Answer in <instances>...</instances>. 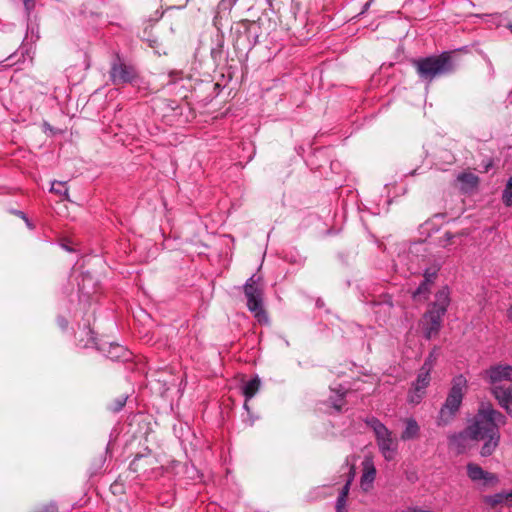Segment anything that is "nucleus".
Returning <instances> with one entry per match:
<instances>
[{
    "mask_svg": "<svg viewBox=\"0 0 512 512\" xmlns=\"http://www.w3.org/2000/svg\"><path fill=\"white\" fill-rule=\"evenodd\" d=\"M505 416L491 404L482 403L473 422L465 433L471 440L483 441L480 454L483 457L494 453L500 442L499 426L505 423Z\"/></svg>",
    "mask_w": 512,
    "mask_h": 512,
    "instance_id": "f257e3e1",
    "label": "nucleus"
},
{
    "mask_svg": "<svg viewBox=\"0 0 512 512\" xmlns=\"http://www.w3.org/2000/svg\"><path fill=\"white\" fill-rule=\"evenodd\" d=\"M449 289L443 287L435 295V301L430 309L424 314L422 327L427 339L436 336L442 325V318L450 303Z\"/></svg>",
    "mask_w": 512,
    "mask_h": 512,
    "instance_id": "f03ea898",
    "label": "nucleus"
},
{
    "mask_svg": "<svg viewBox=\"0 0 512 512\" xmlns=\"http://www.w3.org/2000/svg\"><path fill=\"white\" fill-rule=\"evenodd\" d=\"M467 388V380L463 375L453 378L452 387L440 409L437 423L439 426L448 424L458 412Z\"/></svg>",
    "mask_w": 512,
    "mask_h": 512,
    "instance_id": "7ed1b4c3",
    "label": "nucleus"
},
{
    "mask_svg": "<svg viewBox=\"0 0 512 512\" xmlns=\"http://www.w3.org/2000/svg\"><path fill=\"white\" fill-rule=\"evenodd\" d=\"M415 66L419 76L429 82L454 70L452 57L449 53L419 59L415 61Z\"/></svg>",
    "mask_w": 512,
    "mask_h": 512,
    "instance_id": "20e7f679",
    "label": "nucleus"
},
{
    "mask_svg": "<svg viewBox=\"0 0 512 512\" xmlns=\"http://www.w3.org/2000/svg\"><path fill=\"white\" fill-rule=\"evenodd\" d=\"M373 430L378 449L386 461L395 459L398 452V439L379 419L371 417L366 421Z\"/></svg>",
    "mask_w": 512,
    "mask_h": 512,
    "instance_id": "39448f33",
    "label": "nucleus"
},
{
    "mask_svg": "<svg viewBox=\"0 0 512 512\" xmlns=\"http://www.w3.org/2000/svg\"><path fill=\"white\" fill-rule=\"evenodd\" d=\"M260 281V276L252 275L244 286V293L249 311L260 324H268L269 318L263 307V288Z\"/></svg>",
    "mask_w": 512,
    "mask_h": 512,
    "instance_id": "423d86ee",
    "label": "nucleus"
},
{
    "mask_svg": "<svg viewBox=\"0 0 512 512\" xmlns=\"http://www.w3.org/2000/svg\"><path fill=\"white\" fill-rule=\"evenodd\" d=\"M487 376L492 385V393L496 396V388L503 392L512 391V367L509 365H497L487 370Z\"/></svg>",
    "mask_w": 512,
    "mask_h": 512,
    "instance_id": "0eeeda50",
    "label": "nucleus"
},
{
    "mask_svg": "<svg viewBox=\"0 0 512 512\" xmlns=\"http://www.w3.org/2000/svg\"><path fill=\"white\" fill-rule=\"evenodd\" d=\"M136 76V71L132 66L123 63L118 56L114 59L110 69V79L113 84L131 83Z\"/></svg>",
    "mask_w": 512,
    "mask_h": 512,
    "instance_id": "6e6552de",
    "label": "nucleus"
},
{
    "mask_svg": "<svg viewBox=\"0 0 512 512\" xmlns=\"http://www.w3.org/2000/svg\"><path fill=\"white\" fill-rule=\"evenodd\" d=\"M466 471L468 478L477 485L489 487L494 486L499 482L496 474L485 471L476 463L469 462L466 465Z\"/></svg>",
    "mask_w": 512,
    "mask_h": 512,
    "instance_id": "1a4fd4ad",
    "label": "nucleus"
},
{
    "mask_svg": "<svg viewBox=\"0 0 512 512\" xmlns=\"http://www.w3.org/2000/svg\"><path fill=\"white\" fill-rule=\"evenodd\" d=\"M363 466V474L361 476L360 485L364 491H369L376 477V469L373 463L369 461H365Z\"/></svg>",
    "mask_w": 512,
    "mask_h": 512,
    "instance_id": "9d476101",
    "label": "nucleus"
},
{
    "mask_svg": "<svg viewBox=\"0 0 512 512\" xmlns=\"http://www.w3.org/2000/svg\"><path fill=\"white\" fill-rule=\"evenodd\" d=\"M405 428L401 433V440L409 441L418 437L420 426L414 418H406L404 420Z\"/></svg>",
    "mask_w": 512,
    "mask_h": 512,
    "instance_id": "9b49d317",
    "label": "nucleus"
},
{
    "mask_svg": "<svg viewBox=\"0 0 512 512\" xmlns=\"http://www.w3.org/2000/svg\"><path fill=\"white\" fill-rule=\"evenodd\" d=\"M457 180L461 184V189L469 192L477 187L479 178L473 173H461L458 175Z\"/></svg>",
    "mask_w": 512,
    "mask_h": 512,
    "instance_id": "f8f14e48",
    "label": "nucleus"
},
{
    "mask_svg": "<svg viewBox=\"0 0 512 512\" xmlns=\"http://www.w3.org/2000/svg\"><path fill=\"white\" fill-rule=\"evenodd\" d=\"M260 385H261V381L258 377H255L244 384V386H243V394L245 396L244 408L247 411H248L247 402L258 392Z\"/></svg>",
    "mask_w": 512,
    "mask_h": 512,
    "instance_id": "ddd939ff",
    "label": "nucleus"
},
{
    "mask_svg": "<svg viewBox=\"0 0 512 512\" xmlns=\"http://www.w3.org/2000/svg\"><path fill=\"white\" fill-rule=\"evenodd\" d=\"M107 357L114 361L128 360L130 358V352L121 345L110 344Z\"/></svg>",
    "mask_w": 512,
    "mask_h": 512,
    "instance_id": "4468645a",
    "label": "nucleus"
},
{
    "mask_svg": "<svg viewBox=\"0 0 512 512\" xmlns=\"http://www.w3.org/2000/svg\"><path fill=\"white\" fill-rule=\"evenodd\" d=\"M500 388H496L495 398L498 400L499 405L512 417V391L503 392Z\"/></svg>",
    "mask_w": 512,
    "mask_h": 512,
    "instance_id": "2eb2a0df",
    "label": "nucleus"
},
{
    "mask_svg": "<svg viewBox=\"0 0 512 512\" xmlns=\"http://www.w3.org/2000/svg\"><path fill=\"white\" fill-rule=\"evenodd\" d=\"M483 502L490 508H496L499 505L507 504L506 491L495 493L492 495H485L482 498Z\"/></svg>",
    "mask_w": 512,
    "mask_h": 512,
    "instance_id": "dca6fc26",
    "label": "nucleus"
},
{
    "mask_svg": "<svg viewBox=\"0 0 512 512\" xmlns=\"http://www.w3.org/2000/svg\"><path fill=\"white\" fill-rule=\"evenodd\" d=\"M432 285L433 284H431V283H426L425 281H422L419 284L418 288L413 292V294H412L413 299L416 301L427 299Z\"/></svg>",
    "mask_w": 512,
    "mask_h": 512,
    "instance_id": "f3484780",
    "label": "nucleus"
},
{
    "mask_svg": "<svg viewBox=\"0 0 512 512\" xmlns=\"http://www.w3.org/2000/svg\"><path fill=\"white\" fill-rule=\"evenodd\" d=\"M332 392L335 393V395L330 396V401L332 403V406L337 411H340L343 406L342 399L345 396V394L347 393V390L345 388H343L342 386H339L338 389H332Z\"/></svg>",
    "mask_w": 512,
    "mask_h": 512,
    "instance_id": "a211bd4d",
    "label": "nucleus"
},
{
    "mask_svg": "<svg viewBox=\"0 0 512 512\" xmlns=\"http://www.w3.org/2000/svg\"><path fill=\"white\" fill-rule=\"evenodd\" d=\"M430 382V372L420 369L419 374L417 376L414 387H416L417 391H422L426 389Z\"/></svg>",
    "mask_w": 512,
    "mask_h": 512,
    "instance_id": "6ab92c4d",
    "label": "nucleus"
},
{
    "mask_svg": "<svg viewBox=\"0 0 512 512\" xmlns=\"http://www.w3.org/2000/svg\"><path fill=\"white\" fill-rule=\"evenodd\" d=\"M502 201L506 206H512V175L507 180L503 190Z\"/></svg>",
    "mask_w": 512,
    "mask_h": 512,
    "instance_id": "aec40b11",
    "label": "nucleus"
},
{
    "mask_svg": "<svg viewBox=\"0 0 512 512\" xmlns=\"http://www.w3.org/2000/svg\"><path fill=\"white\" fill-rule=\"evenodd\" d=\"M438 357V351L437 349H433V351L429 354V356L426 358L424 364L422 365L421 369L431 372V370L434 367V364Z\"/></svg>",
    "mask_w": 512,
    "mask_h": 512,
    "instance_id": "412c9836",
    "label": "nucleus"
},
{
    "mask_svg": "<svg viewBox=\"0 0 512 512\" xmlns=\"http://www.w3.org/2000/svg\"><path fill=\"white\" fill-rule=\"evenodd\" d=\"M127 398V395H120L109 405V410L112 412H119L125 406Z\"/></svg>",
    "mask_w": 512,
    "mask_h": 512,
    "instance_id": "4be33fe9",
    "label": "nucleus"
},
{
    "mask_svg": "<svg viewBox=\"0 0 512 512\" xmlns=\"http://www.w3.org/2000/svg\"><path fill=\"white\" fill-rule=\"evenodd\" d=\"M438 270V267H431L426 269L423 274V281L433 284L437 278Z\"/></svg>",
    "mask_w": 512,
    "mask_h": 512,
    "instance_id": "5701e85b",
    "label": "nucleus"
},
{
    "mask_svg": "<svg viewBox=\"0 0 512 512\" xmlns=\"http://www.w3.org/2000/svg\"><path fill=\"white\" fill-rule=\"evenodd\" d=\"M65 183L54 181L50 189L51 192L64 195L65 199H69L68 190L64 187Z\"/></svg>",
    "mask_w": 512,
    "mask_h": 512,
    "instance_id": "b1692460",
    "label": "nucleus"
},
{
    "mask_svg": "<svg viewBox=\"0 0 512 512\" xmlns=\"http://www.w3.org/2000/svg\"><path fill=\"white\" fill-rule=\"evenodd\" d=\"M425 394V391H417L416 387H414L413 391H411L408 395V401L411 404H418L422 400L423 396Z\"/></svg>",
    "mask_w": 512,
    "mask_h": 512,
    "instance_id": "393cba45",
    "label": "nucleus"
},
{
    "mask_svg": "<svg viewBox=\"0 0 512 512\" xmlns=\"http://www.w3.org/2000/svg\"><path fill=\"white\" fill-rule=\"evenodd\" d=\"M58 508L54 502H50L37 507L34 512H57Z\"/></svg>",
    "mask_w": 512,
    "mask_h": 512,
    "instance_id": "a878e982",
    "label": "nucleus"
},
{
    "mask_svg": "<svg viewBox=\"0 0 512 512\" xmlns=\"http://www.w3.org/2000/svg\"><path fill=\"white\" fill-rule=\"evenodd\" d=\"M345 505H346V498L343 496H338L337 502H336L337 512H346Z\"/></svg>",
    "mask_w": 512,
    "mask_h": 512,
    "instance_id": "bb28decb",
    "label": "nucleus"
},
{
    "mask_svg": "<svg viewBox=\"0 0 512 512\" xmlns=\"http://www.w3.org/2000/svg\"><path fill=\"white\" fill-rule=\"evenodd\" d=\"M352 477H353V476H351V477L347 480V482L345 483V485L342 487V489H341V492H340L339 496H343V497L347 498L348 493H349V489H350V484H351V481H352Z\"/></svg>",
    "mask_w": 512,
    "mask_h": 512,
    "instance_id": "cd10ccee",
    "label": "nucleus"
},
{
    "mask_svg": "<svg viewBox=\"0 0 512 512\" xmlns=\"http://www.w3.org/2000/svg\"><path fill=\"white\" fill-rule=\"evenodd\" d=\"M36 0H23V4L27 14L29 15L35 7Z\"/></svg>",
    "mask_w": 512,
    "mask_h": 512,
    "instance_id": "c85d7f7f",
    "label": "nucleus"
},
{
    "mask_svg": "<svg viewBox=\"0 0 512 512\" xmlns=\"http://www.w3.org/2000/svg\"><path fill=\"white\" fill-rule=\"evenodd\" d=\"M214 26L218 30V32L221 33V16L219 15V12L214 17Z\"/></svg>",
    "mask_w": 512,
    "mask_h": 512,
    "instance_id": "c756f323",
    "label": "nucleus"
},
{
    "mask_svg": "<svg viewBox=\"0 0 512 512\" xmlns=\"http://www.w3.org/2000/svg\"><path fill=\"white\" fill-rule=\"evenodd\" d=\"M221 44L219 45L218 49H212L211 55L216 60L217 58H221Z\"/></svg>",
    "mask_w": 512,
    "mask_h": 512,
    "instance_id": "7c9ffc66",
    "label": "nucleus"
},
{
    "mask_svg": "<svg viewBox=\"0 0 512 512\" xmlns=\"http://www.w3.org/2000/svg\"><path fill=\"white\" fill-rule=\"evenodd\" d=\"M13 214H15L16 216L22 218L25 222H28V218H27V216L25 215L24 212L19 211V210H14Z\"/></svg>",
    "mask_w": 512,
    "mask_h": 512,
    "instance_id": "2f4dec72",
    "label": "nucleus"
},
{
    "mask_svg": "<svg viewBox=\"0 0 512 512\" xmlns=\"http://www.w3.org/2000/svg\"><path fill=\"white\" fill-rule=\"evenodd\" d=\"M143 459L142 455H138L135 457V459L132 461L131 466H138L139 462Z\"/></svg>",
    "mask_w": 512,
    "mask_h": 512,
    "instance_id": "473e14b6",
    "label": "nucleus"
},
{
    "mask_svg": "<svg viewBox=\"0 0 512 512\" xmlns=\"http://www.w3.org/2000/svg\"><path fill=\"white\" fill-rule=\"evenodd\" d=\"M58 323L61 326V328H63V329L66 328L67 324H68L64 318H58Z\"/></svg>",
    "mask_w": 512,
    "mask_h": 512,
    "instance_id": "72a5a7b5",
    "label": "nucleus"
},
{
    "mask_svg": "<svg viewBox=\"0 0 512 512\" xmlns=\"http://www.w3.org/2000/svg\"><path fill=\"white\" fill-rule=\"evenodd\" d=\"M444 238H445V241H446V242H449V241H451V240L454 238V234H452V233H450V232H446V233L444 234Z\"/></svg>",
    "mask_w": 512,
    "mask_h": 512,
    "instance_id": "f704fd0d",
    "label": "nucleus"
},
{
    "mask_svg": "<svg viewBox=\"0 0 512 512\" xmlns=\"http://www.w3.org/2000/svg\"><path fill=\"white\" fill-rule=\"evenodd\" d=\"M506 496H507L508 505L512 506V490L509 492H506Z\"/></svg>",
    "mask_w": 512,
    "mask_h": 512,
    "instance_id": "c9c22d12",
    "label": "nucleus"
},
{
    "mask_svg": "<svg viewBox=\"0 0 512 512\" xmlns=\"http://www.w3.org/2000/svg\"><path fill=\"white\" fill-rule=\"evenodd\" d=\"M246 39H247V35L245 34L244 36L240 37V38L236 41L235 46H236V47H239L240 42H242V41H244V40H246Z\"/></svg>",
    "mask_w": 512,
    "mask_h": 512,
    "instance_id": "e433bc0d",
    "label": "nucleus"
},
{
    "mask_svg": "<svg viewBox=\"0 0 512 512\" xmlns=\"http://www.w3.org/2000/svg\"><path fill=\"white\" fill-rule=\"evenodd\" d=\"M370 5H371V3L368 1V2L364 5L362 13H364L365 11H367V10L369 9Z\"/></svg>",
    "mask_w": 512,
    "mask_h": 512,
    "instance_id": "4c0bfd02",
    "label": "nucleus"
},
{
    "mask_svg": "<svg viewBox=\"0 0 512 512\" xmlns=\"http://www.w3.org/2000/svg\"><path fill=\"white\" fill-rule=\"evenodd\" d=\"M507 315H508L509 320L512 322V307H510L508 309Z\"/></svg>",
    "mask_w": 512,
    "mask_h": 512,
    "instance_id": "58836bf2",
    "label": "nucleus"
},
{
    "mask_svg": "<svg viewBox=\"0 0 512 512\" xmlns=\"http://www.w3.org/2000/svg\"><path fill=\"white\" fill-rule=\"evenodd\" d=\"M26 224H27V226H28L29 228H31V229L33 228L32 224L30 223V221H29V220H28V222H26Z\"/></svg>",
    "mask_w": 512,
    "mask_h": 512,
    "instance_id": "ea45409f",
    "label": "nucleus"
},
{
    "mask_svg": "<svg viewBox=\"0 0 512 512\" xmlns=\"http://www.w3.org/2000/svg\"><path fill=\"white\" fill-rule=\"evenodd\" d=\"M317 305L320 307V306H322V303H320V301L318 300Z\"/></svg>",
    "mask_w": 512,
    "mask_h": 512,
    "instance_id": "a19ab883",
    "label": "nucleus"
},
{
    "mask_svg": "<svg viewBox=\"0 0 512 512\" xmlns=\"http://www.w3.org/2000/svg\"><path fill=\"white\" fill-rule=\"evenodd\" d=\"M369 2L372 4L374 2V0H369Z\"/></svg>",
    "mask_w": 512,
    "mask_h": 512,
    "instance_id": "79ce46f5",
    "label": "nucleus"
}]
</instances>
